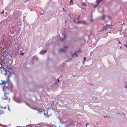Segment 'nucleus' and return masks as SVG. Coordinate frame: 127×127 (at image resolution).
Returning <instances> with one entry per match:
<instances>
[{
    "mask_svg": "<svg viewBox=\"0 0 127 127\" xmlns=\"http://www.w3.org/2000/svg\"><path fill=\"white\" fill-rule=\"evenodd\" d=\"M2 83H0L1 87H2V89L3 91L4 92V96L2 97V99H7L8 98V97L7 95V94H6L7 91L6 90H7L9 88V87L7 86L8 85V83L7 81H2Z\"/></svg>",
    "mask_w": 127,
    "mask_h": 127,
    "instance_id": "1",
    "label": "nucleus"
},
{
    "mask_svg": "<svg viewBox=\"0 0 127 127\" xmlns=\"http://www.w3.org/2000/svg\"><path fill=\"white\" fill-rule=\"evenodd\" d=\"M31 108L37 110L40 113H44V115L45 116H47V112H46V113H45V112H44V110H42L41 109L38 108L35 106H31Z\"/></svg>",
    "mask_w": 127,
    "mask_h": 127,
    "instance_id": "2",
    "label": "nucleus"
},
{
    "mask_svg": "<svg viewBox=\"0 0 127 127\" xmlns=\"http://www.w3.org/2000/svg\"><path fill=\"white\" fill-rule=\"evenodd\" d=\"M3 70L2 71L1 73L4 74L5 76H7L9 77V76L10 74V72L9 71L6 69H2Z\"/></svg>",
    "mask_w": 127,
    "mask_h": 127,
    "instance_id": "3",
    "label": "nucleus"
},
{
    "mask_svg": "<svg viewBox=\"0 0 127 127\" xmlns=\"http://www.w3.org/2000/svg\"><path fill=\"white\" fill-rule=\"evenodd\" d=\"M68 47L66 46H64V48H61L60 49V53L62 52H65L64 49H67Z\"/></svg>",
    "mask_w": 127,
    "mask_h": 127,
    "instance_id": "4",
    "label": "nucleus"
},
{
    "mask_svg": "<svg viewBox=\"0 0 127 127\" xmlns=\"http://www.w3.org/2000/svg\"><path fill=\"white\" fill-rule=\"evenodd\" d=\"M25 127H36V126L33 125H26Z\"/></svg>",
    "mask_w": 127,
    "mask_h": 127,
    "instance_id": "5",
    "label": "nucleus"
},
{
    "mask_svg": "<svg viewBox=\"0 0 127 127\" xmlns=\"http://www.w3.org/2000/svg\"><path fill=\"white\" fill-rule=\"evenodd\" d=\"M46 52H47V51H46L42 50L39 53L40 54H43Z\"/></svg>",
    "mask_w": 127,
    "mask_h": 127,
    "instance_id": "6",
    "label": "nucleus"
},
{
    "mask_svg": "<svg viewBox=\"0 0 127 127\" xmlns=\"http://www.w3.org/2000/svg\"><path fill=\"white\" fill-rule=\"evenodd\" d=\"M109 27V25H106V27H103V30H106L108 28V27Z\"/></svg>",
    "mask_w": 127,
    "mask_h": 127,
    "instance_id": "7",
    "label": "nucleus"
},
{
    "mask_svg": "<svg viewBox=\"0 0 127 127\" xmlns=\"http://www.w3.org/2000/svg\"><path fill=\"white\" fill-rule=\"evenodd\" d=\"M36 127H46L45 126L40 125H36Z\"/></svg>",
    "mask_w": 127,
    "mask_h": 127,
    "instance_id": "8",
    "label": "nucleus"
},
{
    "mask_svg": "<svg viewBox=\"0 0 127 127\" xmlns=\"http://www.w3.org/2000/svg\"><path fill=\"white\" fill-rule=\"evenodd\" d=\"M16 101L19 103H20L22 102V101L20 99H18L17 100H16Z\"/></svg>",
    "mask_w": 127,
    "mask_h": 127,
    "instance_id": "9",
    "label": "nucleus"
},
{
    "mask_svg": "<svg viewBox=\"0 0 127 127\" xmlns=\"http://www.w3.org/2000/svg\"><path fill=\"white\" fill-rule=\"evenodd\" d=\"M37 58L36 57H34L33 58V60L34 61V60H35L36 61H37Z\"/></svg>",
    "mask_w": 127,
    "mask_h": 127,
    "instance_id": "10",
    "label": "nucleus"
},
{
    "mask_svg": "<svg viewBox=\"0 0 127 127\" xmlns=\"http://www.w3.org/2000/svg\"><path fill=\"white\" fill-rule=\"evenodd\" d=\"M59 80L58 79V81H56L54 83V85H56L57 84V83H59Z\"/></svg>",
    "mask_w": 127,
    "mask_h": 127,
    "instance_id": "11",
    "label": "nucleus"
},
{
    "mask_svg": "<svg viewBox=\"0 0 127 127\" xmlns=\"http://www.w3.org/2000/svg\"><path fill=\"white\" fill-rule=\"evenodd\" d=\"M76 56V57H78V56L77 55V54L76 53H74V54L72 56V57H75V56Z\"/></svg>",
    "mask_w": 127,
    "mask_h": 127,
    "instance_id": "12",
    "label": "nucleus"
},
{
    "mask_svg": "<svg viewBox=\"0 0 127 127\" xmlns=\"http://www.w3.org/2000/svg\"><path fill=\"white\" fill-rule=\"evenodd\" d=\"M73 0H70V4L71 5H72L73 4Z\"/></svg>",
    "mask_w": 127,
    "mask_h": 127,
    "instance_id": "13",
    "label": "nucleus"
},
{
    "mask_svg": "<svg viewBox=\"0 0 127 127\" xmlns=\"http://www.w3.org/2000/svg\"><path fill=\"white\" fill-rule=\"evenodd\" d=\"M105 17V16L104 15H103L102 16V20L104 19Z\"/></svg>",
    "mask_w": 127,
    "mask_h": 127,
    "instance_id": "14",
    "label": "nucleus"
},
{
    "mask_svg": "<svg viewBox=\"0 0 127 127\" xmlns=\"http://www.w3.org/2000/svg\"><path fill=\"white\" fill-rule=\"evenodd\" d=\"M100 2V1H97V3L96 4V6H97L99 4V3Z\"/></svg>",
    "mask_w": 127,
    "mask_h": 127,
    "instance_id": "15",
    "label": "nucleus"
},
{
    "mask_svg": "<svg viewBox=\"0 0 127 127\" xmlns=\"http://www.w3.org/2000/svg\"><path fill=\"white\" fill-rule=\"evenodd\" d=\"M86 58L85 57H84V60H83V64L84 63V62L86 61Z\"/></svg>",
    "mask_w": 127,
    "mask_h": 127,
    "instance_id": "16",
    "label": "nucleus"
},
{
    "mask_svg": "<svg viewBox=\"0 0 127 127\" xmlns=\"http://www.w3.org/2000/svg\"><path fill=\"white\" fill-rule=\"evenodd\" d=\"M125 88H127V83H126V84L125 85Z\"/></svg>",
    "mask_w": 127,
    "mask_h": 127,
    "instance_id": "17",
    "label": "nucleus"
},
{
    "mask_svg": "<svg viewBox=\"0 0 127 127\" xmlns=\"http://www.w3.org/2000/svg\"><path fill=\"white\" fill-rule=\"evenodd\" d=\"M20 55L23 56L24 55V53L22 52L20 53Z\"/></svg>",
    "mask_w": 127,
    "mask_h": 127,
    "instance_id": "18",
    "label": "nucleus"
},
{
    "mask_svg": "<svg viewBox=\"0 0 127 127\" xmlns=\"http://www.w3.org/2000/svg\"><path fill=\"white\" fill-rule=\"evenodd\" d=\"M4 11L3 10H2V11L1 12V13L2 14H4Z\"/></svg>",
    "mask_w": 127,
    "mask_h": 127,
    "instance_id": "19",
    "label": "nucleus"
},
{
    "mask_svg": "<svg viewBox=\"0 0 127 127\" xmlns=\"http://www.w3.org/2000/svg\"><path fill=\"white\" fill-rule=\"evenodd\" d=\"M11 64V63H10V64L9 63H8L7 62V65H10V64Z\"/></svg>",
    "mask_w": 127,
    "mask_h": 127,
    "instance_id": "20",
    "label": "nucleus"
},
{
    "mask_svg": "<svg viewBox=\"0 0 127 127\" xmlns=\"http://www.w3.org/2000/svg\"><path fill=\"white\" fill-rule=\"evenodd\" d=\"M8 60L9 62H10L11 63L12 62V61L11 60H9V59H8Z\"/></svg>",
    "mask_w": 127,
    "mask_h": 127,
    "instance_id": "21",
    "label": "nucleus"
},
{
    "mask_svg": "<svg viewBox=\"0 0 127 127\" xmlns=\"http://www.w3.org/2000/svg\"><path fill=\"white\" fill-rule=\"evenodd\" d=\"M64 38H62L61 39V40L62 41H63L64 40Z\"/></svg>",
    "mask_w": 127,
    "mask_h": 127,
    "instance_id": "22",
    "label": "nucleus"
},
{
    "mask_svg": "<svg viewBox=\"0 0 127 127\" xmlns=\"http://www.w3.org/2000/svg\"><path fill=\"white\" fill-rule=\"evenodd\" d=\"M82 4L83 5H86V4H85V3H83V2L82 3Z\"/></svg>",
    "mask_w": 127,
    "mask_h": 127,
    "instance_id": "23",
    "label": "nucleus"
},
{
    "mask_svg": "<svg viewBox=\"0 0 127 127\" xmlns=\"http://www.w3.org/2000/svg\"><path fill=\"white\" fill-rule=\"evenodd\" d=\"M124 46L126 47H127V45H126V44H125L124 45Z\"/></svg>",
    "mask_w": 127,
    "mask_h": 127,
    "instance_id": "24",
    "label": "nucleus"
},
{
    "mask_svg": "<svg viewBox=\"0 0 127 127\" xmlns=\"http://www.w3.org/2000/svg\"><path fill=\"white\" fill-rule=\"evenodd\" d=\"M8 108L9 110H10L9 109V107H8Z\"/></svg>",
    "mask_w": 127,
    "mask_h": 127,
    "instance_id": "25",
    "label": "nucleus"
},
{
    "mask_svg": "<svg viewBox=\"0 0 127 127\" xmlns=\"http://www.w3.org/2000/svg\"><path fill=\"white\" fill-rule=\"evenodd\" d=\"M108 117V116H106L105 117V116H104V118H106V117Z\"/></svg>",
    "mask_w": 127,
    "mask_h": 127,
    "instance_id": "26",
    "label": "nucleus"
},
{
    "mask_svg": "<svg viewBox=\"0 0 127 127\" xmlns=\"http://www.w3.org/2000/svg\"><path fill=\"white\" fill-rule=\"evenodd\" d=\"M108 17L109 18V19H110V16H108Z\"/></svg>",
    "mask_w": 127,
    "mask_h": 127,
    "instance_id": "27",
    "label": "nucleus"
},
{
    "mask_svg": "<svg viewBox=\"0 0 127 127\" xmlns=\"http://www.w3.org/2000/svg\"><path fill=\"white\" fill-rule=\"evenodd\" d=\"M43 13H42V12H41L40 13H41V14H43Z\"/></svg>",
    "mask_w": 127,
    "mask_h": 127,
    "instance_id": "28",
    "label": "nucleus"
},
{
    "mask_svg": "<svg viewBox=\"0 0 127 127\" xmlns=\"http://www.w3.org/2000/svg\"><path fill=\"white\" fill-rule=\"evenodd\" d=\"M81 23V22H78V23Z\"/></svg>",
    "mask_w": 127,
    "mask_h": 127,
    "instance_id": "29",
    "label": "nucleus"
},
{
    "mask_svg": "<svg viewBox=\"0 0 127 127\" xmlns=\"http://www.w3.org/2000/svg\"><path fill=\"white\" fill-rule=\"evenodd\" d=\"M122 114H123V115H125V114L124 113H123Z\"/></svg>",
    "mask_w": 127,
    "mask_h": 127,
    "instance_id": "30",
    "label": "nucleus"
},
{
    "mask_svg": "<svg viewBox=\"0 0 127 127\" xmlns=\"http://www.w3.org/2000/svg\"><path fill=\"white\" fill-rule=\"evenodd\" d=\"M88 125V124H86V126H87V125Z\"/></svg>",
    "mask_w": 127,
    "mask_h": 127,
    "instance_id": "31",
    "label": "nucleus"
},
{
    "mask_svg": "<svg viewBox=\"0 0 127 127\" xmlns=\"http://www.w3.org/2000/svg\"><path fill=\"white\" fill-rule=\"evenodd\" d=\"M119 43L120 44H121V43L120 42V41H119Z\"/></svg>",
    "mask_w": 127,
    "mask_h": 127,
    "instance_id": "32",
    "label": "nucleus"
},
{
    "mask_svg": "<svg viewBox=\"0 0 127 127\" xmlns=\"http://www.w3.org/2000/svg\"><path fill=\"white\" fill-rule=\"evenodd\" d=\"M63 8V10H64V11H65V10H64V8Z\"/></svg>",
    "mask_w": 127,
    "mask_h": 127,
    "instance_id": "33",
    "label": "nucleus"
},
{
    "mask_svg": "<svg viewBox=\"0 0 127 127\" xmlns=\"http://www.w3.org/2000/svg\"><path fill=\"white\" fill-rule=\"evenodd\" d=\"M65 38V36H64V38Z\"/></svg>",
    "mask_w": 127,
    "mask_h": 127,
    "instance_id": "34",
    "label": "nucleus"
},
{
    "mask_svg": "<svg viewBox=\"0 0 127 127\" xmlns=\"http://www.w3.org/2000/svg\"><path fill=\"white\" fill-rule=\"evenodd\" d=\"M120 114V113H119V114Z\"/></svg>",
    "mask_w": 127,
    "mask_h": 127,
    "instance_id": "35",
    "label": "nucleus"
},
{
    "mask_svg": "<svg viewBox=\"0 0 127 127\" xmlns=\"http://www.w3.org/2000/svg\"><path fill=\"white\" fill-rule=\"evenodd\" d=\"M1 125V124H0V125Z\"/></svg>",
    "mask_w": 127,
    "mask_h": 127,
    "instance_id": "36",
    "label": "nucleus"
}]
</instances>
